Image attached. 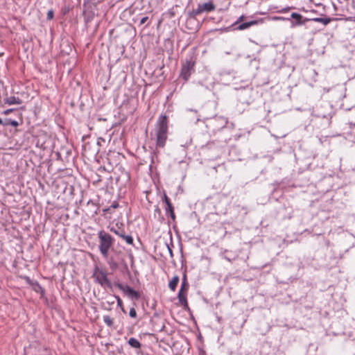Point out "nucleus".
<instances>
[{"label": "nucleus", "mask_w": 355, "mask_h": 355, "mask_svg": "<svg viewBox=\"0 0 355 355\" xmlns=\"http://www.w3.org/2000/svg\"><path fill=\"white\" fill-rule=\"evenodd\" d=\"M167 118L166 116H161L156 125L157 145L159 147H164L167 139Z\"/></svg>", "instance_id": "f257e3e1"}, {"label": "nucleus", "mask_w": 355, "mask_h": 355, "mask_svg": "<svg viewBox=\"0 0 355 355\" xmlns=\"http://www.w3.org/2000/svg\"><path fill=\"white\" fill-rule=\"evenodd\" d=\"M99 250L104 257L108 256V251L113 244L112 237L105 231L98 232Z\"/></svg>", "instance_id": "f03ea898"}, {"label": "nucleus", "mask_w": 355, "mask_h": 355, "mask_svg": "<svg viewBox=\"0 0 355 355\" xmlns=\"http://www.w3.org/2000/svg\"><path fill=\"white\" fill-rule=\"evenodd\" d=\"M92 277L102 286L112 287V284L107 278V272L97 266L94 269Z\"/></svg>", "instance_id": "7ed1b4c3"}, {"label": "nucleus", "mask_w": 355, "mask_h": 355, "mask_svg": "<svg viewBox=\"0 0 355 355\" xmlns=\"http://www.w3.org/2000/svg\"><path fill=\"white\" fill-rule=\"evenodd\" d=\"M215 8H216L215 5L212 2L209 1L207 3H202V4H199L198 6V8L196 10H193L192 11V14L193 16H196L205 11V12L213 11L215 10Z\"/></svg>", "instance_id": "20e7f679"}, {"label": "nucleus", "mask_w": 355, "mask_h": 355, "mask_svg": "<svg viewBox=\"0 0 355 355\" xmlns=\"http://www.w3.org/2000/svg\"><path fill=\"white\" fill-rule=\"evenodd\" d=\"M110 231L114 232L115 234L118 235L122 239L125 240V242L129 245L133 244V239L130 235H126L123 229H121L119 227H112Z\"/></svg>", "instance_id": "39448f33"}, {"label": "nucleus", "mask_w": 355, "mask_h": 355, "mask_svg": "<svg viewBox=\"0 0 355 355\" xmlns=\"http://www.w3.org/2000/svg\"><path fill=\"white\" fill-rule=\"evenodd\" d=\"M117 286L131 298L138 300L140 297L139 293L128 286H124L122 284H119Z\"/></svg>", "instance_id": "423d86ee"}, {"label": "nucleus", "mask_w": 355, "mask_h": 355, "mask_svg": "<svg viewBox=\"0 0 355 355\" xmlns=\"http://www.w3.org/2000/svg\"><path fill=\"white\" fill-rule=\"evenodd\" d=\"M291 18L295 19V21L293 22V24H292L293 26L304 24L305 22L310 20L308 18L303 19V17L300 14L297 13V12H293L291 15Z\"/></svg>", "instance_id": "0eeeda50"}, {"label": "nucleus", "mask_w": 355, "mask_h": 355, "mask_svg": "<svg viewBox=\"0 0 355 355\" xmlns=\"http://www.w3.org/2000/svg\"><path fill=\"white\" fill-rule=\"evenodd\" d=\"M187 292L184 291H179L178 298L179 300L180 304L184 307L185 309H189V305L187 300Z\"/></svg>", "instance_id": "6e6552de"}, {"label": "nucleus", "mask_w": 355, "mask_h": 355, "mask_svg": "<svg viewBox=\"0 0 355 355\" xmlns=\"http://www.w3.org/2000/svg\"><path fill=\"white\" fill-rule=\"evenodd\" d=\"M193 67V64L190 62H187L184 64L181 71V76L184 80H187L191 75V70Z\"/></svg>", "instance_id": "1a4fd4ad"}, {"label": "nucleus", "mask_w": 355, "mask_h": 355, "mask_svg": "<svg viewBox=\"0 0 355 355\" xmlns=\"http://www.w3.org/2000/svg\"><path fill=\"white\" fill-rule=\"evenodd\" d=\"M164 201L166 205V212H169L170 216L173 220H175V215L173 210V207L169 200V198L167 197L166 194H164Z\"/></svg>", "instance_id": "9d476101"}, {"label": "nucleus", "mask_w": 355, "mask_h": 355, "mask_svg": "<svg viewBox=\"0 0 355 355\" xmlns=\"http://www.w3.org/2000/svg\"><path fill=\"white\" fill-rule=\"evenodd\" d=\"M4 103L8 105H19L22 101L19 98L11 96L6 97L4 98Z\"/></svg>", "instance_id": "9b49d317"}, {"label": "nucleus", "mask_w": 355, "mask_h": 355, "mask_svg": "<svg viewBox=\"0 0 355 355\" xmlns=\"http://www.w3.org/2000/svg\"><path fill=\"white\" fill-rule=\"evenodd\" d=\"M179 282V277L174 276L172 279L170 281L168 286L172 291H175V288Z\"/></svg>", "instance_id": "f8f14e48"}, {"label": "nucleus", "mask_w": 355, "mask_h": 355, "mask_svg": "<svg viewBox=\"0 0 355 355\" xmlns=\"http://www.w3.org/2000/svg\"><path fill=\"white\" fill-rule=\"evenodd\" d=\"M129 345L136 349H139L141 347V344L139 340L135 338H130L128 340Z\"/></svg>", "instance_id": "ddd939ff"}, {"label": "nucleus", "mask_w": 355, "mask_h": 355, "mask_svg": "<svg viewBox=\"0 0 355 355\" xmlns=\"http://www.w3.org/2000/svg\"><path fill=\"white\" fill-rule=\"evenodd\" d=\"M189 287V285L187 282V275H186V274H184L181 288L180 290L188 292Z\"/></svg>", "instance_id": "4468645a"}, {"label": "nucleus", "mask_w": 355, "mask_h": 355, "mask_svg": "<svg viewBox=\"0 0 355 355\" xmlns=\"http://www.w3.org/2000/svg\"><path fill=\"white\" fill-rule=\"evenodd\" d=\"M311 20L316 21V22L322 23L324 25H327L331 21V19L330 17H326V18L315 17V18L312 19Z\"/></svg>", "instance_id": "2eb2a0df"}, {"label": "nucleus", "mask_w": 355, "mask_h": 355, "mask_svg": "<svg viewBox=\"0 0 355 355\" xmlns=\"http://www.w3.org/2000/svg\"><path fill=\"white\" fill-rule=\"evenodd\" d=\"M257 24V21H250V22H245V23H243L241 24H240L238 27V28L239 30H244L245 28H249L250 26L253 25V24Z\"/></svg>", "instance_id": "dca6fc26"}, {"label": "nucleus", "mask_w": 355, "mask_h": 355, "mask_svg": "<svg viewBox=\"0 0 355 355\" xmlns=\"http://www.w3.org/2000/svg\"><path fill=\"white\" fill-rule=\"evenodd\" d=\"M103 321L109 327H112L113 324V320L109 315H105L103 317Z\"/></svg>", "instance_id": "f3484780"}, {"label": "nucleus", "mask_w": 355, "mask_h": 355, "mask_svg": "<svg viewBox=\"0 0 355 355\" xmlns=\"http://www.w3.org/2000/svg\"><path fill=\"white\" fill-rule=\"evenodd\" d=\"M10 119L8 118H2V123H1L0 125H2L3 126L10 125Z\"/></svg>", "instance_id": "a211bd4d"}, {"label": "nucleus", "mask_w": 355, "mask_h": 355, "mask_svg": "<svg viewBox=\"0 0 355 355\" xmlns=\"http://www.w3.org/2000/svg\"><path fill=\"white\" fill-rule=\"evenodd\" d=\"M115 297L116 299L118 306L121 308L123 311H124V309L123 308V302L119 296H115Z\"/></svg>", "instance_id": "6ab92c4d"}, {"label": "nucleus", "mask_w": 355, "mask_h": 355, "mask_svg": "<svg viewBox=\"0 0 355 355\" xmlns=\"http://www.w3.org/2000/svg\"><path fill=\"white\" fill-rule=\"evenodd\" d=\"M129 315L131 318H136L137 317V312L136 310L134 308H131L129 312Z\"/></svg>", "instance_id": "aec40b11"}, {"label": "nucleus", "mask_w": 355, "mask_h": 355, "mask_svg": "<svg viewBox=\"0 0 355 355\" xmlns=\"http://www.w3.org/2000/svg\"><path fill=\"white\" fill-rule=\"evenodd\" d=\"M53 18V11L52 10H49L47 12V19L51 20Z\"/></svg>", "instance_id": "412c9836"}, {"label": "nucleus", "mask_w": 355, "mask_h": 355, "mask_svg": "<svg viewBox=\"0 0 355 355\" xmlns=\"http://www.w3.org/2000/svg\"><path fill=\"white\" fill-rule=\"evenodd\" d=\"M10 125L13 126V127H17V126L19 125V123L17 121H14V120L10 119Z\"/></svg>", "instance_id": "4be33fe9"}, {"label": "nucleus", "mask_w": 355, "mask_h": 355, "mask_svg": "<svg viewBox=\"0 0 355 355\" xmlns=\"http://www.w3.org/2000/svg\"><path fill=\"white\" fill-rule=\"evenodd\" d=\"M148 19V17H144L143 18H141V21H140V24H145Z\"/></svg>", "instance_id": "5701e85b"}, {"label": "nucleus", "mask_w": 355, "mask_h": 355, "mask_svg": "<svg viewBox=\"0 0 355 355\" xmlns=\"http://www.w3.org/2000/svg\"><path fill=\"white\" fill-rule=\"evenodd\" d=\"M273 19H275V20H286V19H288L285 18L284 17H274Z\"/></svg>", "instance_id": "b1692460"}, {"label": "nucleus", "mask_w": 355, "mask_h": 355, "mask_svg": "<svg viewBox=\"0 0 355 355\" xmlns=\"http://www.w3.org/2000/svg\"><path fill=\"white\" fill-rule=\"evenodd\" d=\"M12 111H13V110H12V109H9V110H5V111L2 113V114H3V115H7V114H8L10 112H12Z\"/></svg>", "instance_id": "393cba45"}, {"label": "nucleus", "mask_w": 355, "mask_h": 355, "mask_svg": "<svg viewBox=\"0 0 355 355\" xmlns=\"http://www.w3.org/2000/svg\"><path fill=\"white\" fill-rule=\"evenodd\" d=\"M119 207V204L117 202H114L112 203V205L110 206V207H112L114 209L115 208H117Z\"/></svg>", "instance_id": "a878e982"}, {"label": "nucleus", "mask_w": 355, "mask_h": 355, "mask_svg": "<svg viewBox=\"0 0 355 355\" xmlns=\"http://www.w3.org/2000/svg\"><path fill=\"white\" fill-rule=\"evenodd\" d=\"M244 17L243 16H241L239 19L237 20L236 23H239L240 21H241L243 19Z\"/></svg>", "instance_id": "bb28decb"}, {"label": "nucleus", "mask_w": 355, "mask_h": 355, "mask_svg": "<svg viewBox=\"0 0 355 355\" xmlns=\"http://www.w3.org/2000/svg\"><path fill=\"white\" fill-rule=\"evenodd\" d=\"M289 9H290V8H284V9L282 10V12L288 11Z\"/></svg>", "instance_id": "cd10ccee"}, {"label": "nucleus", "mask_w": 355, "mask_h": 355, "mask_svg": "<svg viewBox=\"0 0 355 355\" xmlns=\"http://www.w3.org/2000/svg\"><path fill=\"white\" fill-rule=\"evenodd\" d=\"M168 250L170 251V253L172 254V250L168 248Z\"/></svg>", "instance_id": "c85d7f7f"}, {"label": "nucleus", "mask_w": 355, "mask_h": 355, "mask_svg": "<svg viewBox=\"0 0 355 355\" xmlns=\"http://www.w3.org/2000/svg\"><path fill=\"white\" fill-rule=\"evenodd\" d=\"M225 259H226L227 261H230V259L229 258L225 257Z\"/></svg>", "instance_id": "c756f323"}]
</instances>
